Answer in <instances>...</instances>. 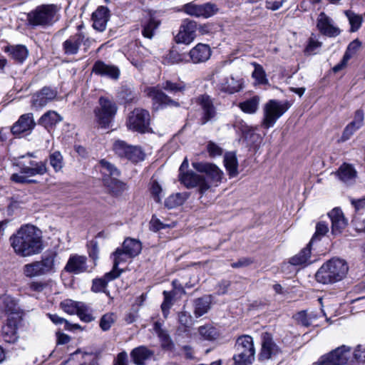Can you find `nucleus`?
Masks as SVG:
<instances>
[{
  "label": "nucleus",
  "mask_w": 365,
  "mask_h": 365,
  "mask_svg": "<svg viewBox=\"0 0 365 365\" xmlns=\"http://www.w3.org/2000/svg\"><path fill=\"white\" fill-rule=\"evenodd\" d=\"M259 98L257 96H253L243 102L239 103L240 109L246 113L254 114L259 108Z\"/></svg>",
  "instance_id": "42"
},
{
  "label": "nucleus",
  "mask_w": 365,
  "mask_h": 365,
  "mask_svg": "<svg viewBox=\"0 0 365 365\" xmlns=\"http://www.w3.org/2000/svg\"><path fill=\"white\" fill-rule=\"evenodd\" d=\"M58 255L56 252L51 251L44 254L41 261H38L43 274L54 271Z\"/></svg>",
  "instance_id": "30"
},
{
  "label": "nucleus",
  "mask_w": 365,
  "mask_h": 365,
  "mask_svg": "<svg viewBox=\"0 0 365 365\" xmlns=\"http://www.w3.org/2000/svg\"><path fill=\"white\" fill-rule=\"evenodd\" d=\"M23 272L24 275L27 277L44 275L38 261L25 264L23 267Z\"/></svg>",
  "instance_id": "44"
},
{
  "label": "nucleus",
  "mask_w": 365,
  "mask_h": 365,
  "mask_svg": "<svg viewBox=\"0 0 365 365\" xmlns=\"http://www.w3.org/2000/svg\"><path fill=\"white\" fill-rule=\"evenodd\" d=\"M93 40L90 37L78 31L63 42L62 48L64 53L67 56L76 55L78 53L81 46L84 52H87Z\"/></svg>",
  "instance_id": "8"
},
{
  "label": "nucleus",
  "mask_w": 365,
  "mask_h": 365,
  "mask_svg": "<svg viewBox=\"0 0 365 365\" xmlns=\"http://www.w3.org/2000/svg\"><path fill=\"white\" fill-rule=\"evenodd\" d=\"M328 215L331 222V234L336 235L341 233L348 224L342 210L335 207L328 213Z\"/></svg>",
  "instance_id": "22"
},
{
  "label": "nucleus",
  "mask_w": 365,
  "mask_h": 365,
  "mask_svg": "<svg viewBox=\"0 0 365 365\" xmlns=\"http://www.w3.org/2000/svg\"><path fill=\"white\" fill-rule=\"evenodd\" d=\"M198 332L203 339L207 341L215 340L218 335L216 329L210 325L200 327L198 328Z\"/></svg>",
  "instance_id": "46"
},
{
  "label": "nucleus",
  "mask_w": 365,
  "mask_h": 365,
  "mask_svg": "<svg viewBox=\"0 0 365 365\" xmlns=\"http://www.w3.org/2000/svg\"><path fill=\"white\" fill-rule=\"evenodd\" d=\"M211 298L210 296H203L194 302V314L198 318L206 314L210 309Z\"/></svg>",
  "instance_id": "36"
},
{
  "label": "nucleus",
  "mask_w": 365,
  "mask_h": 365,
  "mask_svg": "<svg viewBox=\"0 0 365 365\" xmlns=\"http://www.w3.org/2000/svg\"><path fill=\"white\" fill-rule=\"evenodd\" d=\"M60 17L58 6L53 4H41L26 14V24L32 29H45L53 26Z\"/></svg>",
  "instance_id": "2"
},
{
  "label": "nucleus",
  "mask_w": 365,
  "mask_h": 365,
  "mask_svg": "<svg viewBox=\"0 0 365 365\" xmlns=\"http://www.w3.org/2000/svg\"><path fill=\"white\" fill-rule=\"evenodd\" d=\"M120 97L125 103H131L137 99L136 93L129 88H123L120 92Z\"/></svg>",
  "instance_id": "64"
},
{
  "label": "nucleus",
  "mask_w": 365,
  "mask_h": 365,
  "mask_svg": "<svg viewBox=\"0 0 365 365\" xmlns=\"http://www.w3.org/2000/svg\"><path fill=\"white\" fill-rule=\"evenodd\" d=\"M93 73L101 76H106L113 80L119 78L120 71L118 66L107 64L103 61H97L94 63L92 68Z\"/></svg>",
  "instance_id": "21"
},
{
  "label": "nucleus",
  "mask_w": 365,
  "mask_h": 365,
  "mask_svg": "<svg viewBox=\"0 0 365 365\" xmlns=\"http://www.w3.org/2000/svg\"><path fill=\"white\" fill-rule=\"evenodd\" d=\"M148 96L160 106H178V103L165 94L158 87L148 88Z\"/></svg>",
  "instance_id": "29"
},
{
  "label": "nucleus",
  "mask_w": 365,
  "mask_h": 365,
  "mask_svg": "<svg viewBox=\"0 0 365 365\" xmlns=\"http://www.w3.org/2000/svg\"><path fill=\"white\" fill-rule=\"evenodd\" d=\"M294 318L299 325L309 327L312 325V319H314V317L312 314H308L306 311L303 310L297 312L294 316Z\"/></svg>",
  "instance_id": "47"
},
{
  "label": "nucleus",
  "mask_w": 365,
  "mask_h": 365,
  "mask_svg": "<svg viewBox=\"0 0 365 365\" xmlns=\"http://www.w3.org/2000/svg\"><path fill=\"white\" fill-rule=\"evenodd\" d=\"M64 269L69 273L78 274L83 272H89L87 265V258L83 255H71Z\"/></svg>",
  "instance_id": "18"
},
{
  "label": "nucleus",
  "mask_w": 365,
  "mask_h": 365,
  "mask_svg": "<svg viewBox=\"0 0 365 365\" xmlns=\"http://www.w3.org/2000/svg\"><path fill=\"white\" fill-rule=\"evenodd\" d=\"M33 113L21 115L19 120L11 128V133L16 135L26 132H31L36 126Z\"/></svg>",
  "instance_id": "20"
},
{
  "label": "nucleus",
  "mask_w": 365,
  "mask_h": 365,
  "mask_svg": "<svg viewBox=\"0 0 365 365\" xmlns=\"http://www.w3.org/2000/svg\"><path fill=\"white\" fill-rule=\"evenodd\" d=\"M317 27L322 34L329 37H336L341 33L339 28L334 25L333 19L324 12L319 15Z\"/></svg>",
  "instance_id": "17"
},
{
  "label": "nucleus",
  "mask_w": 365,
  "mask_h": 365,
  "mask_svg": "<svg viewBox=\"0 0 365 365\" xmlns=\"http://www.w3.org/2000/svg\"><path fill=\"white\" fill-rule=\"evenodd\" d=\"M235 354L233 360L235 365H251L255 361V349L252 336H239L235 345Z\"/></svg>",
  "instance_id": "5"
},
{
  "label": "nucleus",
  "mask_w": 365,
  "mask_h": 365,
  "mask_svg": "<svg viewBox=\"0 0 365 365\" xmlns=\"http://www.w3.org/2000/svg\"><path fill=\"white\" fill-rule=\"evenodd\" d=\"M150 121L149 112L145 109L137 108L129 113L126 126L128 130L145 133L149 130Z\"/></svg>",
  "instance_id": "7"
},
{
  "label": "nucleus",
  "mask_w": 365,
  "mask_h": 365,
  "mask_svg": "<svg viewBox=\"0 0 365 365\" xmlns=\"http://www.w3.org/2000/svg\"><path fill=\"white\" fill-rule=\"evenodd\" d=\"M99 165L101 167V172L103 175V178H113L114 177H119L120 172L119 170L112 163L107 161L105 159L100 160Z\"/></svg>",
  "instance_id": "40"
},
{
  "label": "nucleus",
  "mask_w": 365,
  "mask_h": 365,
  "mask_svg": "<svg viewBox=\"0 0 365 365\" xmlns=\"http://www.w3.org/2000/svg\"><path fill=\"white\" fill-rule=\"evenodd\" d=\"M160 24V21L155 16L150 15L149 19L143 24L142 34L145 38L151 39Z\"/></svg>",
  "instance_id": "37"
},
{
  "label": "nucleus",
  "mask_w": 365,
  "mask_h": 365,
  "mask_svg": "<svg viewBox=\"0 0 365 365\" xmlns=\"http://www.w3.org/2000/svg\"><path fill=\"white\" fill-rule=\"evenodd\" d=\"M49 163L55 172L61 170L63 166V156L59 151H55L49 155Z\"/></svg>",
  "instance_id": "48"
},
{
  "label": "nucleus",
  "mask_w": 365,
  "mask_h": 365,
  "mask_svg": "<svg viewBox=\"0 0 365 365\" xmlns=\"http://www.w3.org/2000/svg\"><path fill=\"white\" fill-rule=\"evenodd\" d=\"M322 46V42L310 38L308 45L306 47L305 52L308 54H314L317 53V49Z\"/></svg>",
  "instance_id": "63"
},
{
  "label": "nucleus",
  "mask_w": 365,
  "mask_h": 365,
  "mask_svg": "<svg viewBox=\"0 0 365 365\" xmlns=\"http://www.w3.org/2000/svg\"><path fill=\"white\" fill-rule=\"evenodd\" d=\"M189 54L192 63H202L210 58L211 49L207 44L198 43L190 50Z\"/></svg>",
  "instance_id": "27"
},
{
  "label": "nucleus",
  "mask_w": 365,
  "mask_h": 365,
  "mask_svg": "<svg viewBox=\"0 0 365 365\" xmlns=\"http://www.w3.org/2000/svg\"><path fill=\"white\" fill-rule=\"evenodd\" d=\"M346 262L339 258H332L322 264L315 274L317 282L329 284L341 281L348 272Z\"/></svg>",
  "instance_id": "3"
},
{
  "label": "nucleus",
  "mask_w": 365,
  "mask_h": 365,
  "mask_svg": "<svg viewBox=\"0 0 365 365\" xmlns=\"http://www.w3.org/2000/svg\"><path fill=\"white\" fill-rule=\"evenodd\" d=\"M118 177L113 178H103L105 185L110 190L112 194L115 196H119L127 190V185L117 179Z\"/></svg>",
  "instance_id": "33"
},
{
  "label": "nucleus",
  "mask_w": 365,
  "mask_h": 365,
  "mask_svg": "<svg viewBox=\"0 0 365 365\" xmlns=\"http://www.w3.org/2000/svg\"><path fill=\"white\" fill-rule=\"evenodd\" d=\"M21 174L27 176L43 175L47 173L46 163L45 161L29 160L23 162L19 165Z\"/></svg>",
  "instance_id": "19"
},
{
  "label": "nucleus",
  "mask_w": 365,
  "mask_h": 365,
  "mask_svg": "<svg viewBox=\"0 0 365 365\" xmlns=\"http://www.w3.org/2000/svg\"><path fill=\"white\" fill-rule=\"evenodd\" d=\"M196 103L202 109V116L200 118V124L205 125L209 121L215 119L217 116V110L214 106L212 98L206 94L200 95L196 98Z\"/></svg>",
  "instance_id": "12"
},
{
  "label": "nucleus",
  "mask_w": 365,
  "mask_h": 365,
  "mask_svg": "<svg viewBox=\"0 0 365 365\" xmlns=\"http://www.w3.org/2000/svg\"><path fill=\"white\" fill-rule=\"evenodd\" d=\"M57 91L48 86H44L32 96L31 105L36 108H41L56 98Z\"/></svg>",
  "instance_id": "16"
},
{
  "label": "nucleus",
  "mask_w": 365,
  "mask_h": 365,
  "mask_svg": "<svg viewBox=\"0 0 365 365\" xmlns=\"http://www.w3.org/2000/svg\"><path fill=\"white\" fill-rule=\"evenodd\" d=\"M182 10L190 16L209 18L215 14L216 6L212 4L198 5L194 2H190L185 4Z\"/></svg>",
  "instance_id": "15"
},
{
  "label": "nucleus",
  "mask_w": 365,
  "mask_h": 365,
  "mask_svg": "<svg viewBox=\"0 0 365 365\" xmlns=\"http://www.w3.org/2000/svg\"><path fill=\"white\" fill-rule=\"evenodd\" d=\"M108 282L103 277L102 278L94 279L92 282L91 291L93 292H105Z\"/></svg>",
  "instance_id": "57"
},
{
  "label": "nucleus",
  "mask_w": 365,
  "mask_h": 365,
  "mask_svg": "<svg viewBox=\"0 0 365 365\" xmlns=\"http://www.w3.org/2000/svg\"><path fill=\"white\" fill-rule=\"evenodd\" d=\"M158 336L161 341L163 348L167 349H172L173 348L174 344L165 330L160 329L158 331Z\"/></svg>",
  "instance_id": "56"
},
{
  "label": "nucleus",
  "mask_w": 365,
  "mask_h": 365,
  "mask_svg": "<svg viewBox=\"0 0 365 365\" xmlns=\"http://www.w3.org/2000/svg\"><path fill=\"white\" fill-rule=\"evenodd\" d=\"M154 356V351L145 346H140L130 351L132 361L136 365H144L145 361Z\"/></svg>",
  "instance_id": "28"
},
{
  "label": "nucleus",
  "mask_w": 365,
  "mask_h": 365,
  "mask_svg": "<svg viewBox=\"0 0 365 365\" xmlns=\"http://www.w3.org/2000/svg\"><path fill=\"white\" fill-rule=\"evenodd\" d=\"M350 348L344 345L322 356L317 365H344L350 356Z\"/></svg>",
  "instance_id": "9"
},
{
  "label": "nucleus",
  "mask_w": 365,
  "mask_h": 365,
  "mask_svg": "<svg viewBox=\"0 0 365 365\" xmlns=\"http://www.w3.org/2000/svg\"><path fill=\"white\" fill-rule=\"evenodd\" d=\"M255 70L252 73V77L255 78L259 83H264L267 81L265 72L262 66L255 63Z\"/></svg>",
  "instance_id": "58"
},
{
  "label": "nucleus",
  "mask_w": 365,
  "mask_h": 365,
  "mask_svg": "<svg viewBox=\"0 0 365 365\" xmlns=\"http://www.w3.org/2000/svg\"><path fill=\"white\" fill-rule=\"evenodd\" d=\"M1 337L3 340L9 344H14L17 341V324L13 317H9L6 324L1 328Z\"/></svg>",
  "instance_id": "26"
},
{
  "label": "nucleus",
  "mask_w": 365,
  "mask_h": 365,
  "mask_svg": "<svg viewBox=\"0 0 365 365\" xmlns=\"http://www.w3.org/2000/svg\"><path fill=\"white\" fill-rule=\"evenodd\" d=\"M48 318L51 320V322L53 323H54L55 324H64V328L66 329H72L71 327L73 328H78L79 327V325L78 324H73V325H71L66 319H65L64 318H62L61 317H59L58 315L56 314H47Z\"/></svg>",
  "instance_id": "55"
},
{
  "label": "nucleus",
  "mask_w": 365,
  "mask_h": 365,
  "mask_svg": "<svg viewBox=\"0 0 365 365\" xmlns=\"http://www.w3.org/2000/svg\"><path fill=\"white\" fill-rule=\"evenodd\" d=\"M344 14L347 17L349 24L351 25L350 31L351 32L357 31L363 22L361 16L356 14L351 10H346L344 11Z\"/></svg>",
  "instance_id": "43"
},
{
  "label": "nucleus",
  "mask_w": 365,
  "mask_h": 365,
  "mask_svg": "<svg viewBox=\"0 0 365 365\" xmlns=\"http://www.w3.org/2000/svg\"><path fill=\"white\" fill-rule=\"evenodd\" d=\"M164 300L161 304V309L163 316L167 318L169 314V310L173 305V294L170 292H163Z\"/></svg>",
  "instance_id": "51"
},
{
  "label": "nucleus",
  "mask_w": 365,
  "mask_h": 365,
  "mask_svg": "<svg viewBox=\"0 0 365 365\" xmlns=\"http://www.w3.org/2000/svg\"><path fill=\"white\" fill-rule=\"evenodd\" d=\"M180 355L187 360H195L196 359L195 350L190 345L182 346Z\"/></svg>",
  "instance_id": "59"
},
{
  "label": "nucleus",
  "mask_w": 365,
  "mask_h": 365,
  "mask_svg": "<svg viewBox=\"0 0 365 365\" xmlns=\"http://www.w3.org/2000/svg\"><path fill=\"white\" fill-rule=\"evenodd\" d=\"M224 163L230 177H235L238 174V163L234 153H226L224 157Z\"/></svg>",
  "instance_id": "41"
},
{
  "label": "nucleus",
  "mask_w": 365,
  "mask_h": 365,
  "mask_svg": "<svg viewBox=\"0 0 365 365\" xmlns=\"http://www.w3.org/2000/svg\"><path fill=\"white\" fill-rule=\"evenodd\" d=\"M291 105L288 101L269 100L263 108L262 127L266 129L273 127L277 120L291 107Z\"/></svg>",
  "instance_id": "6"
},
{
  "label": "nucleus",
  "mask_w": 365,
  "mask_h": 365,
  "mask_svg": "<svg viewBox=\"0 0 365 365\" xmlns=\"http://www.w3.org/2000/svg\"><path fill=\"white\" fill-rule=\"evenodd\" d=\"M329 231L328 225L324 222H319L316 225V232L310 240V244L314 241L320 240L322 236H324Z\"/></svg>",
  "instance_id": "52"
},
{
  "label": "nucleus",
  "mask_w": 365,
  "mask_h": 365,
  "mask_svg": "<svg viewBox=\"0 0 365 365\" xmlns=\"http://www.w3.org/2000/svg\"><path fill=\"white\" fill-rule=\"evenodd\" d=\"M10 242L15 253L21 257L32 256L43 250L40 231L31 225L21 226L11 236Z\"/></svg>",
  "instance_id": "1"
},
{
  "label": "nucleus",
  "mask_w": 365,
  "mask_h": 365,
  "mask_svg": "<svg viewBox=\"0 0 365 365\" xmlns=\"http://www.w3.org/2000/svg\"><path fill=\"white\" fill-rule=\"evenodd\" d=\"M336 175L342 182L349 183L354 180L356 172L351 165L343 164L339 168Z\"/></svg>",
  "instance_id": "38"
},
{
  "label": "nucleus",
  "mask_w": 365,
  "mask_h": 365,
  "mask_svg": "<svg viewBox=\"0 0 365 365\" xmlns=\"http://www.w3.org/2000/svg\"><path fill=\"white\" fill-rule=\"evenodd\" d=\"M113 264L118 267L120 264L126 262L128 259L133 258L132 256L122 247H118L113 252L111 255Z\"/></svg>",
  "instance_id": "45"
},
{
  "label": "nucleus",
  "mask_w": 365,
  "mask_h": 365,
  "mask_svg": "<svg viewBox=\"0 0 365 365\" xmlns=\"http://www.w3.org/2000/svg\"><path fill=\"white\" fill-rule=\"evenodd\" d=\"M179 178L181 183L187 188L198 187L201 195L205 193L210 188V182L205 176L198 175L193 171H187L184 174L179 175Z\"/></svg>",
  "instance_id": "11"
},
{
  "label": "nucleus",
  "mask_w": 365,
  "mask_h": 365,
  "mask_svg": "<svg viewBox=\"0 0 365 365\" xmlns=\"http://www.w3.org/2000/svg\"><path fill=\"white\" fill-rule=\"evenodd\" d=\"M16 61L22 63L28 56L29 51L23 45L7 46L4 50Z\"/></svg>",
  "instance_id": "31"
},
{
  "label": "nucleus",
  "mask_w": 365,
  "mask_h": 365,
  "mask_svg": "<svg viewBox=\"0 0 365 365\" xmlns=\"http://www.w3.org/2000/svg\"><path fill=\"white\" fill-rule=\"evenodd\" d=\"M241 79H236L232 76L225 77L217 85L219 91L233 94L239 92L242 89Z\"/></svg>",
  "instance_id": "25"
},
{
  "label": "nucleus",
  "mask_w": 365,
  "mask_h": 365,
  "mask_svg": "<svg viewBox=\"0 0 365 365\" xmlns=\"http://www.w3.org/2000/svg\"><path fill=\"white\" fill-rule=\"evenodd\" d=\"M88 255L89 257L96 262L98 259L99 248L98 244L96 241L91 240L88 245Z\"/></svg>",
  "instance_id": "61"
},
{
  "label": "nucleus",
  "mask_w": 365,
  "mask_h": 365,
  "mask_svg": "<svg viewBox=\"0 0 365 365\" xmlns=\"http://www.w3.org/2000/svg\"><path fill=\"white\" fill-rule=\"evenodd\" d=\"M311 245L310 242L306 247L302 249L297 255L292 257L289 262L293 265H306L311 264L312 261L310 260L311 257Z\"/></svg>",
  "instance_id": "34"
},
{
  "label": "nucleus",
  "mask_w": 365,
  "mask_h": 365,
  "mask_svg": "<svg viewBox=\"0 0 365 365\" xmlns=\"http://www.w3.org/2000/svg\"><path fill=\"white\" fill-rule=\"evenodd\" d=\"M118 109V105L112 98L101 96L93 109L94 122L101 128H108Z\"/></svg>",
  "instance_id": "4"
},
{
  "label": "nucleus",
  "mask_w": 365,
  "mask_h": 365,
  "mask_svg": "<svg viewBox=\"0 0 365 365\" xmlns=\"http://www.w3.org/2000/svg\"><path fill=\"white\" fill-rule=\"evenodd\" d=\"M197 24L195 21L185 19L180 27L175 39L178 43L190 44L196 37Z\"/></svg>",
  "instance_id": "13"
},
{
  "label": "nucleus",
  "mask_w": 365,
  "mask_h": 365,
  "mask_svg": "<svg viewBox=\"0 0 365 365\" xmlns=\"http://www.w3.org/2000/svg\"><path fill=\"white\" fill-rule=\"evenodd\" d=\"M122 248L124 249L128 255L135 257L138 256L142 250V245L140 241L133 239L127 238L124 240Z\"/></svg>",
  "instance_id": "39"
},
{
  "label": "nucleus",
  "mask_w": 365,
  "mask_h": 365,
  "mask_svg": "<svg viewBox=\"0 0 365 365\" xmlns=\"http://www.w3.org/2000/svg\"><path fill=\"white\" fill-rule=\"evenodd\" d=\"M280 351L279 347L274 342L272 336L265 332L262 334V348L259 353L260 359H269Z\"/></svg>",
  "instance_id": "23"
},
{
  "label": "nucleus",
  "mask_w": 365,
  "mask_h": 365,
  "mask_svg": "<svg viewBox=\"0 0 365 365\" xmlns=\"http://www.w3.org/2000/svg\"><path fill=\"white\" fill-rule=\"evenodd\" d=\"M116 320L114 313H107L102 316L100 320V327L103 331H108Z\"/></svg>",
  "instance_id": "50"
},
{
  "label": "nucleus",
  "mask_w": 365,
  "mask_h": 365,
  "mask_svg": "<svg viewBox=\"0 0 365 365\" xmlns=\"http://www.w3.org/2000/svg\"><path fill=\"white\" fill-rule=\"evenodd\" d=\"M150 192L154 200L160 202L161 200V194L163 192L161 186L156 181H153L150 187Z\"/></svg>",
  "instance_id": "62"
},
{
  "label": "nucleus",
  "mask_w": 365,
  "mask_h": 365,
  "mask_svg": "<svg viewBox=\"0 0 365 365\" xmlns=\"http://www.w3.org/2000/svg\"><path fill=\"white\" fill-rule=\"evenodd\" d=\"M76 306L77 310L76 313L82 321L90 322L93 320V317L87 306L81 302L76 304Z\"/></svg>",
  "instance_id": "49"
},
{
  "label": "nucleus",
  "mask_w": 365,
  "mask_h": 365,
  "mask_svg": "<svg viewBox=\"0 0 365 365\" xmlns=\"http://www.w3.org/2000/svg\"><path fill=\"white\" fill-rule=\"evenodd\" d=\"M193 168L201 173H205L206 176L205 178L210 182V186L220 182L222 178V171L215 165L208 163H193Z\"/></svg>",
  "instance_id": "14"
},
{
  "label": "nucleus",
  "mask_w": 365,
  "mask_h": 365,
  "mask_svg": "<svg viewBox=\"0 0 365 365\" xmlns=\"http://www.w3.org/2000/svg\"><path fill=\"white\" fill-rule=\"evenodd\" d=\"M0 307L9 316L12 314H17L19 310L16 300L6 294L0 297Z\"/></svg>",
  "instance_id": "35"
},
{
  "label": "nucleus",
  "mask_w": 365,
  "mask_h": 365,
  "mask_svg": "<svg viewBox=\"0 0 365 365\" xmlns=\"http://www.w3.org/2000/svg\"><path fill=\"white\" fill-rule=\"evenodd\" d=\"M123 269H120L118 267H115V264H113V269L111 271L106 273L103 276L104 279H106L107 282L114 280L118 278L123 273Z\"/></svg>",
  "instance_id": "60"
},
{
  "label": "nucleus",
  "mask_w": 365,
  "mask_h": 365,
  "mask_svg": "<svg viewBox=\"0 0 365 365\" xmlns=\"http://www.w3.org/2000/svg\"><path fill=\"white\" fill-rule=\"evenodd\" d=\"M110 11L106 6H99L92 14L93 27L95 30L103 32L106 30L109 20Z\"/></svg>",
  "instance_id": "24"
},
{
  "label": "nucleus",
  "mask_w": 365,
  "mask_h": 365,
  "mask_svg": "<svg viewBox=\"0 0 365 365\" xmlns=\"http://www.w3.org/2000/svg\"><path fill=\"white\" fill-rule=\"evenodd\" d=\"M62 117L58 113L53 110H49L40 118L38 124L46 129H50L62 121Z\"/></svg>",
  "instance_id": "32"
},
{
  "label": "nucleus",
  "mask_w": 365,
  "mask_h": 365,
  "mask_svg": "<svg viewBox=\"0 0 365 365\" xmlns=\"http://www.w3.org/2000/svg\"><path fill=\"white\" fill-rule=\"evenodd\" d=\"M185 86L183 83H173L170 81H166L162 85V88L172 93H176L178 92H181L185 90Z\"/></svg>",
  "instance_id": "53"
},
{
  "label": "nucleus",
  "mask_w": 365,
  "mask_h": 365,
  "mask_svg": "<svg viewBox=\"0 0 365 365\" xmlns=\"http://www.w3.org/2000/svg\"><path fill=\"white\" fill-rule=\"evenodd\" d=\"M113 149L116 155L137 163L144 159V154L140 148L128 145L125 141L115 140Z\"/></svg>",
  "instance_id": "10"
},
{
  "label": "nucleus",
  "mask_w": 365,
  "mask_h": 365,
  "mask_svg": "<svg viewBox=\"0 0 365 365\" xmlns=\"http://www.w3.org/2000/svg\"><path fill=\"white\" fill-rule=\"evenodd\" d=\"M183 199L180 193L171 195L165 200V205L168 209H173L178 205H182Z\"/></svg>",
  "instance_id": "54"
}]
</instances>
